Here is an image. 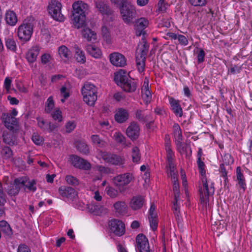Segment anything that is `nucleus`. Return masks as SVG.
Listing matches in <instances>:
<instances>
[{"label":"nucleus","instance_id":"61","mask_svg":"<svg viewBox=\"0 0 252 252\" xmlns=\"http://www.w3.org/2000/svg\"><path fill=\"white\" fill-rule=\"evenodd\" d=\"M219 172L220 173L221 177H226L227 176L228 171H227L224 163H221L220 165Z\"/></svg>","mask_w":252,"mask_h":252},{"label":"nucleus","instance_id":"2","mask_svg":"<svg viewBox=\"0 0 252 252\" xmlns=\"http://www.w3.org/2000/svg\"><path fill=\"white\" fill-rule=\"evenodd\" d=\"M73 24L77 29L82 27L86 22V12L88 10V4L82 0H78L72 4Z\"/></svg>","mask_w":252,"mask_h":252},{"label":"nucleus","instance_id":"43","mask_svg":"<svg viewBox=\"0 0 252 252\" xmlns=\"http://www.w3.org/2000/svg\"><path fill=\"white\" fill-rule=\"evenodd\" d=\"M38 126L44 132H46L48 129L49 123L46 122L43 118L40 117L36 118Z\"/></svg>","mask_w":252,"mask_h":252},{"label":"nucleus","instance_id":"57","mask_svg":"<svg viewBox=\"0 0 252 252\" xmlns=\"http://www.w3.org/2000/svg\"><path fill=\"white\" fill-rule=\"evenodd\" d=\"M223 163H224V165H229L231 164L234 162V159L229 154H225L223 158Z\"/></svg>","mask_w":252,"mask_h":252},{"label":"nucleus","instance_id":"33","mask_svg":"<svg viewBox=\"0 0 252 252\" xmlns=\"http://www.w3.org/2000/svg\"><path fill=\"white\" fill-rule=\"evenodd\" d=\"M75 146L78 151L83 154L87 155L90 154V150L87 144L82 141H77Z\"/></svg>","mask_w":252,"mask_h":252},{"label":"nucleus","instance_id":"12","mask_svg":"<svg viewBox=\"0 0 252 252\" xmlns=\"http://www.w3.org/2000/svg\"><path fill=\"white\" fill-rule=\"evenodd\" d=\"M70 160L71 165L76 168L86 170L91 168V165L88 161L76 155L70 156Z\"/></svg>","mask_w":252,"mask_h":252},{"label":"nucleus","instance_id":"56","mask_svg":"<svg viewBox=\"0 0 252 252\" xmlns=\"http://www.w3.org/2000/svg\"><path fill=\"white\" fill-rule=\"evenodd\" d=\"M66 132L70 133L76 127V123L74 121H68L65 126Z\"/></svg>","mask_w":252,"mask_h":252},{"label":"nucleus","instance_id":"47","mask_svg":"<svg viewBox=\"0 0 252 252\" xmlns=\"http://www.w3.org/2000/svg\"><path fill=\"white\" fill-rule=\"evenodd\" d=\"M173 182V189L174 192V197L175 199L176 200H178L179 198V194H180V187L179 184L178 183V180L172 181Z\"/></svg>","mask_w":252,"mask_h":252},{"label":"nucleus","instance_id":"30","mask_svg":"<svg viewBox=\"0 0 252 252\" xmlns=\"http://www.w3.org/2000/svg\"><path fill=\"white\" fill-rule=\"evenodd\" d=\"M0 229L7 238H10L12 236V230L10 225L5 220L0 221Z\"/></svg>","mask_w":252,"mask_h":252},{"label":"nucleus","instance_id":"45","mask_svg":"<svg viewBox=\"0 0 252 252\" xmlns=\"http://www.w3.org/2000/svg\"><path fill=\"white\" fill-rule=\"evenodd\" d=\"M1 154L5 159L10 158H12V151L8 146L4 147L1 150Z\"/></svg>","mask_w":252,"mask_h":252},{"label":"nucleus","instance_id":"17","mask_svg":"<svg viewBox=\"0 0 252 252\" xmlns=\"http://www.w3.org/2000/svg\"><path fill=\"white\" fill-rule=\"evenodd\" d=\"M174 157H166L168 165L166 166L168 177H170L172 181L178 180V174L174 163Z\"/></svg>","mask_w":252,"mask_h":252},{"label":"nucleus","instance_id":"32","mask_svg":"<svg viewBox=\"0 0 252 252\" xmlns=\"http://www.w3.org/2000/svg\"><path fill=\"white\" fill-rule=\"evenodd\" d=\"M91 139L94 145L99 148H102L106 145L104 140L100 137L98 135L94 134L91 135Z\"/></svg>","mask_w":252,"mask_h":252},{"label":"nucleus","instance_id":"34","mask_svg":"<svg viewBox=\"0 0 252 252\" xmlns=\"http://www.w3.org/2000/svg\"><path fill=\"white\" fill-rule=\"evenodd\" d=\"M135 118L139 122L146 123L150 120V115H145L144 110L138 109L135 112Z\"/></svg>","mask_w":252,"mask_h":252},{"label":"nucleus","instance_id":"16","mask_svg":"<svg viewBox=\"0 0 252 252\" xmlns=\"http://www.w3.org/2000/svg\"><path fill=\"white\" fill-rule=\"evenodd\" d=\"M59 192L62 197L72 200L75 198L77 193L72 188L65 186H62L59 189Z\"/></svg>","mask_w":252,"mask_h":252},{"label":"nucleus","instance_id":"38","mask_svg":"<svg viewBox=\"0 0 252 252\" xmlns=\"http://www.w3.org/2000/svg\"><path fill=\"white\" fill-rule=\"evenodd\" d=\"M5 46L6 48L13 51H16L17 49V45L15 40L11 38H8L5 40Z\"/></svg>","mask_w":252,"mask_h":252},{"label":"nucleus","instance_id":"55","mask_svg":"<svg viewBox=\"0 0 252 252\" xmlns=\"http://www.w3.org/2000/svg\"><path fill=\"white\" fill-rule=\"evenodd\" d=\"M189 3L194 6H204L207 4L206 0H189Z\"/></svg>","mask_w":252,"mask_h":252},{"label":"nucleus","instance_id":"54","mask_svg":"<svg viewBox=\"0 0 252 252\" xmlns=\"http://www.w3.org/2000/svg\"><path fill=\"white\" fill-rule=\"evenodd\" d=\"M65 180L68 184L72 186H77L79 184L78 180L75 177L71 175H67L65 177Z\"/></svg>","mask_w":252,"mask_h":252},{"label":"nucleus","instance_id":"51","mask_svg":"<svg viewBox=\"0 0 252 252\" xmlns=\"http://www.w3.org/2000/svg\"><path fill=\"white\" fill-rule=\"evenodd\" d=\"M32 139L33 142L37 145H40L43 143V138L37 133L32 134Z\"/></svg>","mask_w":252,"mask_h":252},{"label":"nucleus","instance_id":"6","mask_svg":"<svg viewBox=\"0 0 252 252\" xmlns=\"http://www.w3.org/2000/svg\"><path fill=\"white\" fill-rule=\"evenodd\" d=\"M142 41L141 46L139 45V52L137 51L136 55V66L140 73L145 70L146 59L149 48V44L146 40L143 38Z\"/></svg>","mask_w":252,"mask_h":252},{"label":"nucleus","instance_id":"42","mask_svg":"<svg viewBox=\"0 0 252 252\" xmlns=\"http://www.w3.org/2000/svg\"><path fill=\"white\" fill-rule=\"evenodd\" d=\"M173 129L174 139H179L180 138H183L181 129L178 124L175 123L174 124Z\"/></svg>","mask_w":252,"mask_h":252},{"label":"nucleus","instance_id":"37","mask_svg":"<svg viewBox=\"0 0 252 252\" xmlns=\"http://www.w3.org/2000/svg\"><path fill=\"white\" fill-rule=\"evenodd\" d=\"M131 157L133 162L138 163L141 158V155L139 148L136 147H133L132 149Z\"/></svg>","mask_w":252,"mask_h":252},{"label":"nucleus","instance_id":"46","mask_svg":"<svg viewBox=\"0 0 252 252\" xmlns=\"http://www.w3.org/2000/svg\"><path fill=\"white\" fill-rule=\"evenodd\" d=\"M27 181V180L26 177H20L15 179L13 184L20 189L22 187L25 186Z\"/></svg>","mask_w":252,"mask_h":252},{"label":"nucleus","instance_id":"3","mask_svg":"<svg viewBox=\"0 0 252 252\" xmlns=\"http://www.w3.org/2000/svg\"><path fill=\"white\" fill-rule=\"evenodd\" d=\"M114 80L126 92H134L136 89V82L134 80L128 79L124 70L121 69L115 73Z\"/></svg>","mask_w":252,"mask_h":252},{"label":"nucleus","instance_id":"41","mask_svg":"<svg viewBox=\"0 0 252 252\" xmlns=\"http://www.w3.org/2000/svg\"><path fill=\"white\" fill-rule=\"evenodd\" d=\"M58 52L60 57L62 58H68L70 55L69 50L66 46L63 45L59 48Z\"/></svg>","mask_w":252,"mask_h":252},{"label":"nucleus","instance_id":"31","mask_svg":"<svg viewBox=\"0 0 252 252\" xmlns=\"http://www.w3.org/2000/svg\"><path fill=\"white\" fill-rule=\"evenodd\" d=\"M116 213L120 215H125L127 211V206L126 203L123 201H118L113 205Z\"/></svg>","mask_w":252,"mask_h":252},{"label":"nucleus","instance_id":"35","mask_svg":"<svg viewBox=\"0 0 252 252\" xmlns=\"http://www.w3.org/2000/svg\"><path fill=\"white\" fill-rule=\"evenodd\" d=\"M165 149L166 151V157H175L174 152L172 151L170 144V139L167 135L165 137Z\"/></svg>","mask_w":252,"mask_h":252},{"label":"nucleus","instance_id":"28","mask_svg":"<svg viewBox=\"0 0 252 252\" xmlns=\"http://www.w3.org/2000/svg\"><path fill=\"white\" fill-rule=\"evenodd\" d=\"M129 114L127 110L121 108H119L115 115V119L119 123H123L126 122L128 118Z\"/></svg>","mask_w":252,"mask_h":252},{"label":"nucleus","instance_id":"48","mask_svg":"<svg viewBox=\"0 0 252 252\" xmlns=\"http://www.w3.org/2000/svg\"><path fill=\"white\" fill-rule=\"evenodd\" d=\"M51 116L53 119L55 121H58L59 122L62 121V112L59 109H56L51 113Z\"/></svg>","mask_w":252,"mask_h":252},{"label":"nucleus","instance_id":"52","mask_svg":"<svg viewBox=\"0 0 252 252\" xmlns=\"http://www.w3.org/2000/svg\"><path fill=\"white\" fill-rule=\"evenodd\" d=\"M20 189L14 184H11L9 188L7 190V193L11 196H15L17 195L19 192Z\"/></svg>","mask_w":252,"mask_h":252},{"label":"nucleus","instance_id":"25","mask_svg":"<svg viewBox=\"0 0 252 252\" xmlns=\"http://www.w3.org/2000/svg\"><path fill=\"white\" fill-rule=\"evenodd\" d=\"M144 202V198L142 196H133L129 202V206L132 210H137L142 207Z\"/></svg>","mask_w":252,"mask_h":252},{"label":"nucleus","instance_id":"36","mask_svg":"<svg viewBox=\"0 0 252 252\" xmlns=\"http://www.w3.org/2000/svg\"><path fill=\"white\" fill-rule=\"evenodd\" d=\"M113 138L116 142L123 145L124 146H127L126 143V139L124 135L120 132H115L113 135Z\"/></svg>","mask_w":252,"mask_h":252},{"label":"nucleus","instance_id":"59","mask_svg":"<svg viewBox=\"0 0 252 252\" xmlns=\"http://www.w3.org/2000/svg\"><path fill=\"white\" fill-rule=\"evenodd\" d=\"M158 10L161 12H165L166 10L167 3L164 2V0H159L158 2Z\"/></svg>","mask_w":252,"mask_h":252},{"label":"nucleus","instance_id":"21","mask_svg":"<svg viewBox=\"0 0 252 252\" xmlns=\"http://www.w3.org/2000/svg\"><path fill=\"white\" fill-rule=\"evenodd\" d=\"M149 25V21L145 18H140L138 19L135 24V30L136 32V35L140 36L142 34H144V30Z\"/></svg>","mask_w":252,"mask_h":252},{"label":"nucleus","instance_id":"13","mask_svg":"<svg viewBox=\"0 0 252 252\" xmlns=\"http://www.w3.org/2000/svg\"><path fill=\"white\" fill-rule=\"evenodd\" d=\"M102 158L106 162L115 165H122L124 164L125 160L123 157L106 153L102 154Z\"/></svg>","mask_w":252,"mask_h":252},{"label":"nucleus","instance_id":"50","mask_svg":"<svg viewBox=\"0 0 252 252\" xmlns=\"http://www.w3.org/2000/svg\"><path fill=\"white\" fill-rule=\"evenodd\" d=\"M150 225L151 229L154 231L157 230L158 224L157 216L149 217Z\"/></svg>","mask_w":252,"mask_h":252},{"label":"nucleus","instance_id":"26","mask_svg":"<svg viewBox=\"0 0 252 252\" xmlns=\"http://www.w3.org/2000/svg\"><path fill=\"white\" fill-rule=\"evenodd\" d=\"M82 37L89 42H95L97 39L96 33L89 28L82 30Z\"/></svg>","mask_w":252,"mask_h":252},{"label":"nucleus","instance_id":"1","mask_svg":"<svg viewBox=\"0 0 252 252\" xmlns=\"http://www.w3.org/2000/svg\"><path fill=\"white\" fill-rule=\"evenodd\" d=\"M197 164L199 172L202 176V187H200L199 189L200 202L203 206H206L209 201V196L214 193L215 188L213 184H211L209 186L208 185L204 162L201 159H197Z\"/></svg>","mask_w":252,"mask_h":252},{"label":"nucleus","instance_id":"20","mask_svg":"<svg viewBox=\"0 0 252 252\" xmlns=\"http://www.w3.org/2000/svg\"><path fill=\"white\" fill-rule=\"evenodd\" d=\"M168 99L169 104L171 107V110L173 112L174 114L177 117H182L183 115V111L180 104V101L170 96L168 97Z\"/></svg>","mask_w":252,"mask_h":252},{"label":"nucleus","instance_id":"39","mask_svg":"<svg viewBox=\"0 0 252 252\" xmlns=\"http://www.w3.org/2000/svg\"><path fill=\"white\" fill-rule=\"evenodd\" d=\"M101 32L104 40H105L107 43H111L110 33L107 27L105 26H102L101 28Z\"/></svg>","mask_w":252,"mask_h":252},{"label":"nucleus","instance_id":"53","mask_svg":"<svg viewBox=\"0 0 252 252\" xmlns=\"http://www.w3.org/2000/svg\"><path fill=\"white\" fill-rule=\"evenodd\" d=\"M105 191L108 195L112 198H114L118 195V191L111 187H107L105 189Z\"/></svg>","mask_w":252,"mask_h":252},{"label":"nucleus","instance_id":"4","mask_svg":"<svg viewBox=\"0 0 252 252\" xmlns=\"http://www.w3.org/2000/svg\"><path fill=\"white\" fill-rule=\"evenodd\" d=\"M34 19L32 17H27L18 27L17 36L22 41H29L32 35L34 26Z\"/></svg>","mask_w":252,"mask_h":252},{"label":"nucleus","instance_id":"58","mask_svg":"<svg viewBox=\"0 0 252 252\" xmlns=\"http://www.w3.org/2000/svg\"><path fill=\"white\" fill-rule=\"evenodd\" d=\"M36 181L34 180L29 181L28 184L25 185L26 188L29 190L34 192L36 190Z\"/></svg>","mask_w":252,"mask_h":252},{"label":"nucleus","instance_id":"64","mask_svg":"<svg viewBox=\"0 0 252 252\" xmlns=\"http://www.w3.org/2000/svg\"><path fill=\"white\" fill-rule=\"evenodd\" d=\"M241 69H242V68L240 65H235L234 66L232 65L230 67L229 71H230V72L231 74H234L239 73V72H240Z\"/></svg>","mask_w":252,"mask_h":252},{"label":"nucleus","instance_id":"23","mask_svg":"<svg viewBox=\"0 0 252 252\" xmlns=\"http://www.w3.org/2000/svg\"><path fill=\"white\" fill-rule=\"evenodd\" d=\"M4 18L6 24L9 26H15L18 22L17 16L16 13L11 10L6 11Z\"/></svg>","mask_w":252,"mask_h":252},{"label":"nucleus","instance_id":"24","mask_svg":"<svg viewBox=\"0 0 252 252\" xmlns=\"http://www.w3.org/2000/svg\"><path fill=\"white\" fill-rule=\"evenodd\" d=\"M86 50L88 54L95 59H99L102 56L100 49L94 44H87Z\"/></svg>","mask_w":252,"mask_h":252},{"label":"nucleus","instance_id":"15","mask_svg":"<svg viewBox=\"0 0 252 252\" xmlns=\"http://www.w3.org/2000/svg\"><path fill=\"white\" fill-rule=\"evenodd\" d=\"M140 133V127L138 124L135 122H131L126 130L127 136L132 141L138 138Z\"/></svg>","mask_w":252,"mask_h":252},{"label":"nucleus","instance_id":"10","mask_svg":"<svg viewBox=\"0 0 252 252\" xmlns=\"http://www.w3.org/2000/svg\"><path fill=\"white\" fill-rule=\"evenodd\" d=\"M109 226L111 231L116 236H122L126 232L125 223L118 219H113L109 221Z\"/></svg>","mask_w":252,"mask_h":252},{"label":"nucleus","instance_id":"7","mask_svg":"<svg viewBox=\"0 0 252 252\" xmlns=\"http://www.w3.org/2000/svg\"><path fill=\"white\" fill-rule=\"evenodd\" d=\"M84 102L90 106H94L97 100V89L90 83H86L82 89Z\"/></svg>","mask_w":252,"mask_h":252},{"label":"nucleus","instance_id":"62","mask_svg":"<svg viewBox=\"0 0 252 252\" xmlns=\"http://www.w3.org/2000/svg\"><path fill=\"white\" fill-rule=\"evenodd\" d=\"M17 252H31V251L29 246L25 244H21L19 245Z\"/></svg>","mask_w":252,"mask_h":252},{"label":"nucleus","instance_id":"9","mask_svg":"<svg viewBox=\"0 0 252 252\" xmlns=\"http://www.w3.org/2000/svg\"><path fill=\"white\" fill-rule=\"evenodd\" d=\"M135 247L137 252H150L148 240L143 234L140 233L136 236Z\"/></svg>","mask_w":252,"mask_h":252},{"label":"nucleus","instance_id":"22","mask_svg":"<svg viewBox=\"0 0 252 252\" xmlns=\"http://www.w3.org/2000/svg\"><path fill=\"white\" fill-rule=\"evenodd\" d=\"M40 48L38 46H34L30 48L26 54V58L29 63H32L36 61L39 54Z\"/></svg>","mask_w":252,"mask_h":252},{"label":"nucleus","instance_id":"44","mask_svg":"<svg viewBox=\"0 0 252 252\" xmlns=\"http://www.w3.org/2000/svg\"><path fill=\"white\" fill-rule=\"evenodd\" d=\"M54 107V102L52 96H50L47 99V104L45 106V111L47 113H51Z\"/></svg>","mask_w":252,"mask_h":252},{"label":"nucleus","instance_id":"40","mask_svg":"<svg viewBox=\"0 0 252 252\" xmlns=\"http://www.w3.org/2000/svg\"><path fill=\"white\" fill-rule=\"evenodd\" d=\"M75 57L78 62L84 63L86 62V57L84 52L78 48H76Z\"/></svg>","mask_w":252,"mask_h":252},{"label":"nucleus","instance_id":"18","mask_svg":"<svg viewBox=\"0 0 252 252\" xmlns=\"http://www.w3.org/2000/svg\"><path fill=\"white\" fill-rule=\"evenodd\" d=\"M133 179L132 174L126 173L117 176L114 178V180L117 186H123L129 184Z\"/></svg>","mask_w":252,"mask_h":252},{"label":"nucleus","instance_id":"29","mask_svg":"<svg viewBox=\"0 0 252 252\" xmlns=\"http://www.w3.org/2000/svg\"><path fill=\"white\" fill-rule=\"evenodd\" d=\"M88 208L91 213L95 215L100 216L106 212V209L102 205L97 203L89 204Z\"/></svg>","mask_w":252,"mask_h":252},{"label":"nucleus","instance_id":"8","mask_svg":"<svg viewBox=\"0 0 252 252\" xmlns=\"http://www.w3.org/2000/svg\"><path fill=\"white\" fill-rule=\"evenodd\" d=\"M62 4L56 0H51L48 6L49 14L56 21H63L64 17L61 13Z\"/></svg>","mask_w":252,"mask_h":252},{"label":"nucleus","instance_id":"63","mask_svg":"<svg viewBox=\"0 0 252 252\" xmlns=\"http://www.w3.org/2000/svg\"><path fill=\"white\" fill-rule=\"evenodd\" d=\"M11 134L8 132H3L2 134L3 140L4 143L7 144H10L12 143V139L11 138Z\"/></svg>","mask_w":252,"mask_h":252},{"label":"nucleus","instance_id":"11","mask_svg":"<svg viewBox=\"0 0 252 252\" xmlns=\"http://www.w3.org/2000/svg\"><path fill=\"white\" fill-rule=\"evenodd\" d=\"M2 121L4 126L12 132H16L19 129V123L15 117L10 115H2Z\"/></svg>","mask_w":252,"mask_h":252},{"label":"nucleus","instance_id":"60","mask_svg":"<svg viewBox=\"0 0 252 252\" xmlns=\"http://www.w3.org/2000/svg\"><path fill=\"white\" fill-rule=\"evenodd\" d=\"M177 39L181 45L187 46L189 43L187 38L183 35L178 34Z\"/></svg>","mask_w":252,"mask_h":252},{"label":"nucleus","instance_id":"5","mask_svg":"<svg viewBox=\"0 0 252 252\" xmlns=\"http://www.w3.org/2000/svg\"><path fill=\"white\" fill-rule=\"evenodd\" d=\"M119 8L122 19L125 23H131L136 17L135 6L130 1L127 0H123Z\"/></svg>","mask_w":252,"mask_h":252},{"label":"nucleus","instance_id":"49","mask_svg":"<svg viewBox=\"0 0 252 252\" xmlns=\"http://www.w3.org/2000/svg\"><path fill=\"white\" fill-rule=\"evenodd\" d=\"M182 141L183 138H180L179 139H175V142L177 147V150L181 154L184 153L186 150L185 147L184 146V145Z\"/></svg>","mask_w":252,"mask_h":252},{"label":"nucleus","instance_id":"19","mask_svg":"<svg viewBox=\"0 0 252 252\" xmlns=\"http://www.w3.org/2000/svg\"><path fill=\"white\" fill-rule=\"evenodd\" d=\"M94 3L95 8L102 14L109 15L112 13V10L105 0H94Z\"/></svg>","mask_w":252,"mask_h":252},{"label":"nucleus","instance_id":"14","mask_svg":"<svg viewBox=\"0 0 252 252\" xmlns=\"http://www.w3.org/2000/svg\"><path fill=\"white\" fill-rule=\"evenodd\" d=\"M111 63L116 66L124 67L126 64V60L125 56L118 52L111 53L109 55Z\"/></svg>","mask_w":252,"mask_h":252},{"label":"nucleus","instance_id":"27","mask_svg":"<svg viewBox=\"0 0 252 252\" xmlns=\"http://www.w3.org/2000/svg\"><path fill=\"white\" fill-rule=\"evenodd\" d=\"M236 181L238 185L244 191H245L247 188L246 180L243 175L241 168L240 166H238L236 170Z\"/></svg>","mask_w":252,"mask_h":252}]
</instances>
